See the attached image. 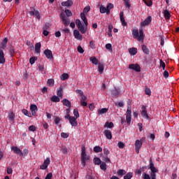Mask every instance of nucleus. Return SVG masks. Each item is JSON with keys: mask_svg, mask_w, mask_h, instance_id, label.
Returning <instances> with one entry per match:
<instances>
[{"mask_svg": "<svg viewBox=\"0 0 179 179\" xmlns=\"http://www.w3.org/2000/svg\"><path fill=\"white\" fill-rule=\"evenodd\" d=\"M80 17L84 22V24H82V22H80V20H76V24L80 33L82 34H86V32L87 31V26L89 24V22H87V19H86V15H85V13H80Z\"/></svg>", "mask_w": 179, "mask_h": 179, "instance_id": "f257e3e1", "label": "nucleus"}, {"mask_svg": "<svg viewBox=\"0 0 179 179\" xmlns=\"http://www.w3.org/2000/svg\"><path fill=\"white\" fill-rule=\"evenodd\" d=\"M90 157L86 154V148L85 145H82L81 147V163L82 166L85 167L86 166V162L89 161Z\"/></svg>", "mask_w": 179, "mask_h": 179, "instance_id": "f03ea898", "label": "nucleus"}, {"mask_svg": "<svg viewBox=\"0 0 179 179\" xmlns=\"http://www.w3.org/2000/svg\"><path fill=\"white\" fill-rule=\"evenodd\" d=\"M132 34L134 38H136L138 41H143V29H141L139 31L138 29H134Z\"/></svg>", "mask_w": 179, "mask_h": 179, "instance_id": "7ed1b4c3", "label": "nucleus"}, {"mask_svg": "<svg viewBox=\"0 0 179 179\" xmlns=\"http://www.w3.org/2000/svg\"><path fill=\"white\" fill-rule=\"evenodd\" d=\"M150 170L151 171L150 177L151 179H156V173H157V169L155 167V164L152 162V159L150 160Z\"/></svg>", "mask_w": 179, "mask_h": 179, "instance_id": "20e7f679", "label": "nucleus"}, {"mask_svg": "<svg viewBox=\"0 0 179 179\" xmlns=\"http://www.w3.org/2000/svg\"><path fill=\"white\" fill-rule=\"evenodd\" d=\"M125 115H126L127 123L129 125V124H131V121L132 120V111L131 110V106L127 107V110Z\"/></svg>", "mask_w": 179, "mask_h": 179, "instance_id": "39448f33", "label": "nucleus"}, {"mask_svg": "<svg viewBox=\"0 0 179 179\" xmlns=\"http://www.w3.org/2000/svg\"><path fill=\"white\" fill-rule=\"evenodd\" d=\"M50 163H51V159L50 157H47L44 162L43 164L41 166V170H47L48 168V166H50Z\"/></svg>", "mask_w": 179, "mask_h": 179, "instance_id": "423d86ee", "label": "nucleus"}, {"mask_svg": "<svg viewBox=\"0 0 179 179\" xmlns=\"http://www.w3.org/2000/svg\"><path fill=\"white\" fill-rule=\"evenodd\" d=\"M129 69H132L136 72H141V66H139L138 64H129Z\"/></svg>", "mask_w": 179, "mask_h": 179, "instance_id": "0eeeda50", "label": "nucleus"}, {"mask_svg": "<svg viewBox=\"0 0 179 179\" xmlns=\"http://www.w3.org/2000/svg\"><path fill=\"white\" fill-rule=\"evenodd\" d=\"M73 36L74 38L76 40H79V41H82V40H83V36H82V34H80V32L78 29H75L73 31Z\"/></svg>", "mask_w": 179, "mask_h": 179, "instance_id": "6e6552de", "label": "nucleus"}, {"mask_svg": "<svg viewBox=\"0 0 179 179\" xmlns=\"http://www.w3.org/2000/svg\"><path fill=\"white\" fill-rule=\"evenodd\" d=\"M142 141L141 140H136L135 142V148H136V152L137 154L139 153V150H141V148H142Z\"/></svg>", "mask_w": 179, "mask_h": 179, "instance_id": "1a4fd4ad", "label": "nucleus"}, {"mask_svg": "<svg viewBox=\"0 0 179 179\" xmlns=\"http://www.w3.org/2000/svg\"><path fill=\"white\" fill-rule=\"evenodd\" d=\"M62 19V22H63V24H64V26H69V18L66 17V16H65V14H64V13H62L60 15Z\"/></svg>", "mask_w": 179, "mask_h": 179, "instance_id": "9d476101", "label": "nucleus"}, {"mask_svg": "<svg viewBox=\"0 0 179 179\" xmlns=\"http://www.w3.org/2000/svg\"><path fill=\"white\" fill-rule=\"evenodd\" d=\"M29 15L31 16H34V17H36V19L40 20V12L38 10H36L35 9H33L32 10L29 11Z\"/></svg>", "mask_w": 179, "mask_h": 179, "instance_id": "9b49d317", "label": "nucleus"}, {"mask_svg": "<svg viewBox=\"0 0 179 179\" xmlns=\"http://www.w3.org/2000/svg\"><path fill=\"white\" fill-rule=\"evenodd\" d=\"M152 22V17L148 16L147 18L145 19L143 22L141 23V26H149Z\"/></svg>", "mask_w": 179, "mask_h": 179, "instance_id": "f8f14e48", "label": "nucleus"}, {"mask_svg": "<svg viewBox=\"0 0 179 179\" xmlns=\"http://www.w3.org/2000/svg\"><path fill=\"white\" fill-rule=\"evenodd\" d=\"M30 110H31V113L32 115L36 116V114L37 113V111L38 110L37 108V105L31 104L30 106Z\"/></svg>", "mask_w": 179, "mask_h": 179, "instance_id": "ddd939ff", "label": "nucleus"}, {"mask_svg": "<svg viewBox=\"0 0 179 179\" xmlns=\"http://www.w3.org/2000/svg\"><path fill=\"white\" fill-rule=\"evenodd\" d=\"M11 150L13 151V152L15 153L16 155H19V156H23V152L17 147H12Z\"/></svg>", "mask_w": 179, "mask_h": 179, "instance_id": "4468645a", "label": "nucleus"}, {"mask_svg": "<svg viewBox=\"0 0 179 179\" xmlns=\"http://www.w3.org/2000/svg\"><path fill=\"white\" fill-rule=\"evenodd\" d=\"M120 19L122 26H123V27H125V26H127V22H125V18L124 17V11L120 12Z\"/></svg>", "mask_w": 179, "mask_h": 179, "instance_id": "2eb2a0df", "label": "nucleus"}, {"mask_svg": "<svg viewBox=\"0 0 179 179\" xmlns=\"http://www.w3.org/2000/svg\"><path fill=\"white\" fill-rule=\"evenodd\" d=\"M44 54L48 59H52V51L47 49L44 51Z\"/></svg>", "mask_w": 179, "mask_h": 179, "instance_id": "dca6fc26", "label": "nucleus"}, {"mask_svg": "<svg viewBox=\"0 0 179 179\" xmlns=\"http://www.w3.org/2000/svg\"><path fill=\"white\" fill-rule=\"evenodd\" d=\"M76 120H78V118H76L75 117L72 116L71 117H70V120H69V121L72 127L78 126V122H76Z\"/></svg>", "mask_w": 179, "mask_h": 179, "instance_id": "f3484780", "label": "nucleus"}, {"mask_svg": "<svg viewBox=\"0 0 179 179\" xmlns=\"http://www.w3.org/2000/svg\"><path fill=\"white\" fill-rule=\"evenodd\" d=\"M141 115L143 118H146V120H149V115H148V111H146V107H142Z\"/></svg>", "mask_w": 179, "mask_h": 179, "instance_id": "a211bd4d", "label": "nucleus"}, {"mask_svg": "<svg viewBox=\"0 0 179 179\" xmlns=\"http://www.w3.org/2000/svg\"><path fill=\"white\" fill-rule=\"evenodd\" d=\"M35 52L36 54H40L41 52V43H37L35 45Z\"/></svg>", "mask_w": 179, "mask_h": 179, "instance_id": "6ab92c4d", "label": "nucleus"}, {"mask_svg": "<svg viewBox=\"0 0 179 179\" xmlns=\"http://www.w3.org/2000/svg\"><path fill=\"white\" fill-rule=\"evenodd\" d=\"M104 135L106 138H107L109 141L113 138V134H111V131L110 130H105Z\"/></svg>", "mask_w": 179, "mask_h": 179, "instance_id": "aec40b11", "label": "nucleus"}, {"mask_svg": "<svg viewBox=\"0 0 179 179\" xmlns=\"http://www.w3.org/2000/svg\"><path fill=\"white\" fill-rule=\"evenodd\" d=\"M8 120L9 121H11V122L15 121V113H13V110H9Z\"/></svg>", "mask_w": 179, "mask_h": 179, "instance_id": "412c9836", "label": "nucleus"}, {"mask_svg": "<svg viewBox=\"0 0 179 179\" xmlns=\"http://www.w3.org/2000/svg\"><path fill=\"white\" fill-rule=\"evenodd\" d=\"M0 64H5V54L2 50H0Z\"/></svg>", "mask_w": 179, "mask_h": 179, "instance_id": "4be33fe9", "label": "nucleus"}, {"mask_svg": "<svg viewBox=\"0 0 179 179\" xmlns=\"http://www.w3.org/2000/svg\"><path fill=\"white\" fill-rule=\"evenodd\" d=\"M6 44H8V38H5L3 41L0 44V48H2V50H5L6 48Z\"/></svg>", "mask_w": 179, "mask_h": 179, "instance_id": "5701e85b", "label": "nucleus"}, {"mask_svg": "<svg viewBox=\"0 0 179 179\" xmlns=\"http://www.w3.org/2000/svg\"><path fill=\"white\" fill-rule=\"evenodd\" d=\"M63 105L65 106L66 107H68L69 108H71V101L68 100L67 99H64L62 100Z\"/></svg>", "mask_w": 179, "mask_h": 179, "instance_id": "b1692460", "label": "nucleus"}, {"mask_svg": "<svg viewBox=\"0 0 179 179\" xmlns=\"http://www.w3.org/2000/svg\"><path fill=\"white\" fill-rule=\"evenodd\" d=\"M72 5H73V2L72 1V0H68L66 1L62 2V6H72Z\"/></svg>", "mask_w": 179, "mask_h": 179, "instance_id": "393cba45", "label": "nucleus"}, {"mask_svg": "<svg viewBox=\"0 0 179 179\" xmlns=\"http://www.w3.org/2000/svg\"><path fill=\"white\" fill-rule=\"evenodd\" d=\"M129 52L130 55H136V54L138 53V49L136 48H129Z\"/></svg>", "mask_w": 179, "mask_h": 179, "instance_id": "a878e982", "label": "nucleus"}, {"mask_svg": "<svg viewBox=\"0 0 179 179\" xmlns=\"http://www.w3.org/2000/svg\"><path fill=\"white\" fill-rule=\"evenodd\" d=\"M51 101L53 103H59L61 101V99H59V97L54 95L53 96L51 97L50 99Z\"/></svg>", "mask_w": 179, "mask_h": 179, "instance_id": "bb28decb", "label": "nucleus"}, {"mask_svg": "<svg viewBox=\"0 0 179 179\" xmlns=\"http://www.w3.org/2000/svg\"><path fill=\"white\" fill-rule=\"evenodd\" d=\"M125 174H127V171H125L124 169H119L117 171V176L119 177H122V176H125Z\"/></svg>", "mask_w": 179, "mask_h": 179, "instance_id": "cd10ccee", "label": "nucleus"}, {"mask_svg": "<svg viewBox=\"0 0 179 179\" xmlns=\"http://www.w3.org/2000/svg\"><path fill=\"white\" fill-rule=\"evenodd\" d=\"M100 13H107L108 15V10L107 9V7H104V6H101L100 7Z\"/></svg>", "mask_w": 179, "mask_h": 179, "instance_id": "c85d7f7f", "label": "nucleus"}, {"mask_svg": "<svg viewBox=\"0 0 179 179\" xmlns=\"http://www.w3.org/2000/svg\"><path fill=\"white\" fill-rule=\"evenodd\" d=\"M90 60L94 65H97V64H99V59H97L96 57H90Z\"/></svg>", "mask_w": 179, "mask_h": 179, "instance_id": "c756f323", "label": "nucleus"}, {"mask_svg": "<svg viewBox=\"0 0 179 179\" xmlns=\"http://www.w3.org/2000/svg\"><path fill=\"white\" fill-rule=\"evenodd\" d=\"M114 127V123L113 122H106L104 124V128H113Z\"/></svg>", "mask_w": 179, "mask_h": 179, "instance_id": "7c9ffc66", "label": "nucleus"}, {"mask_svg": "<svg viewBox=\"0 0 179 179\" xmlns=\"http://www.w3.org/2000/svg\"><path fill=\"white\" fill-rule=\"evenodd\" d=\"M164 16L165 19L169 20V19H170L171 15H170V12L168 10H165L164 11Z\"/></svg>", "mask_w": 179, "mask_h": 179, "instance_id": "2f4dec72", "label": "nucleus"}, {"mask_svg": "<svg viewBox=\"0 0 179 179\" xmlns=\"http://www.w3.org/2000/svg\"><path fill=\"white\" fill-rule=\"evenodd\" d=\"M94 152H95V153H100V152H103V148H101V147L100 146H95L94 148Z\"/></svg>", "mask_w": 179, "mask_h": 179, "instance_id": "473e14b6", "label": "nucleus"}, {"mask_svg": "<svg viewBox=\"0 0 179 179\" xmlns=\"http://www.w3.org/2000/svg\"><path fill=\"white\" fill-rule=\"evenodd\" d=\"M132 177H134V173L129 172L124 176V179H131Z\"/></svg>", "mask_w": 179, "mask_h": 179, "instance_id": "72a5a7b5", "label": "nucleus"}, {"mask_svg": "<svg viewBox=\"0 0 179 179\" xmlns=\"http://www.w3.org/2000/svg\"><path fill=\"white\" fill-rule=\"evenodd\" d=\"M112 94L113 97H117L118 94H120V90L119 89H115L112 91Z\"/></svg>", "mask_w": 179, "mask_h": 179, "instance_id": "f704fd0d", "label": "nucleus"}, {"mask_svg": "<svg viewBox=\"0 0 179 179\" xmlns=\"http://www.w3.org/2000/svg\"><path fill=\"white\" fill-rule=\"evenodd\" d=\"M100 168L101 170H103V171H106V170H107V164H106V162H101L100 164Z\"/></svg>", "mask_w": 179, "mask_h": 179, "instance_id": "c9c22d12", "label": "nucleus"}, {"mask_svg": "<svg viewBox=\"0 0 179 179\" xmlns=\"http://www.w3.org/2000/svg\"><path fill=\"white\" fill-rule=\"evenodd\" d=\"M94 164H97L98 166L101 164V159L99 157L94 158Z\"/></svg>", "mask_w": 179, "mask_h": 179, "instance_id": "e433bc0d", "label": "nucleus"}, {"mask_svg": "<svg viewBox=\"0 0 179 179\" xmlns=\"http://www.w3.org/2000/svg\"><path fill=\"white\" fill-rule=\"evenodd\" d=\"M54 83H55V81L52 78H50L48 80V86H54Z\"/></svg>", "mask_w": 179, "mask_h": 179, "instance_id": "4c0bfd02", "label": "nucleus"}, {"mask_svg": "<svg viewBox=\"0 0 179 179\" xmlns=\"http://www.w3.org/2000/svg\"><path fill=\"white\" fill-rule=\"evenodd\" d=\"M102 160L106 163H111V160L108 158V155H103Z\"/></svg>", "mask_w": 179, "mask_h": 179, "instance_id": "58836bf2", "label": "nucleus"}, {"mask_svg": "<svg viewBox=\"0 0 179 179\" xmlns=\"http://www.w3.org/2000/svg\"><path fill=\"white\" fill-rule=\"evenodd\" d=\"M114 8V5L113 3H108L106 6V9H108V15H110V10Z\"/></svg>", "mask_w": 179, "mask_h": 179, "instance_id": "ea45409f", "label": "nucleus"}, {"mask_svg": "<svg viewBox=\"0 0 179 179\" xmlns=\"http://www.w3.org/2000/svg\"><path fill=\"white\" fill-rule=\"evenodd\" d=\"M62 92H63L62 87L59 88L57 92V95L59 97H62V96H64V94L62 93Z\"/></svg>", "mask_w": 179, "mask_h": 179, "instance_id": "a19ab883", "label": "nucleus"}, {"mask_svg": "<svg viewBox=\"0 0 179 179\" xmlns=\"http://www.w3.org/2000/svg\"><path fill=\"white\" fill-rule=\"evenodd\" d=\"M22 113L24 115H26L27 117H31V114H30L29 111L26 109H22Z\"/></svg>", "mask_w": 179, "mask_h": 179, "instance_id": "79ce46f5", "label": "nucleus"}, {"mask_svg": "<svg viewBox=\"0 0 179 179\" xmlns=\"http://www.w3.org/2000/svg\"><path fill=\"white\" fill-rule=\"evenodd\" d=\"M142 50H143V52L145 54H149V49L148 48V47H146V45H142Z\"/></svg>", "mask_w": 179, "mask_h": 179, "instance_id": "37998d69", "label": "nucleus"}, {"mask_svg": "<svg viewBox=\"0 0 179 179\" xmlns=\"http://www.w3.org/2000/svg\"><path fill=\"white\" fill-rule=\"evenodd\" d=\"M108 111V109L106 108H103L99 110V114H106Z\"/></svg>", "mask_w": 179, "mask_h": 179, "instance_id": "c03bdc74", "label": "nucleus"}, {"mask_svg": "<svg viewBox=\"0 0 179 179\" xmlns=\"http://www.w3.org/2000/svg\"><path fill=\"white\" fill-rule=\"evenodd\" d=\"M160 64L159 66L160 68L163 69V71H164L166 69V63H164V62H163V60L160 59L159 60Z\"/></svg>", "mask_w": 179, "mask_h": 179, "instance_id": "a18cd8bd", "label": "nucleus"}, {"mask_svg": "<svg viewBox=\"0 0 179 179\" xmlns=\"http://www.w3.org/2000/svg\"><path fill=\"white\" fill-rule=\"evenodd\" d=\"M69 78V76L68 75V73H63L61 76L62 80H66V79H68Z\"/></svg>", "mask_w": 179, "mask_h": 179, "instance_id": "49530a36", "label": "nucleus"}, {"mask_svg": "<svg viewBox=\"0 0 179 179\" xmlns=\"http://www.w3.org/2000/svg\"><path fill=\"white\" fill-rule=\"evenodd\" d=\"M99 73H101L103 71H104V65L102 64H99L98 66Z\"/></svg>", "mask_w": 179, "mask_h": 179, "instance_id": "de8ad7c7", "label": "nucleus"}, {"mask_svg": "<svg viewBox=\"0 0 179 179\" xmlns=\"http://www.w3.org/2000/svg\"><path fill=\"white\" fill-rule=\"evenodd\" d=\"M73 115L75 116V118H79V112L78 111V109L73 110Z\"/></svg>", "mask_w": 179, "mask_h": 179, "instance_id": "09e8293b", "label": "nucleus"}, {"mask_svg": "<svg viewBox=\"0 0 179 179\" xmlns=\"http://www.w3.org/2000/svg\"><path fill=\"white\" fill-rule=\"evenodd\" d=\"M142 178L143 179H150V176L146 173H144L143 175H142Z\"/></svg>", "mask_w": 179, "mask_h": 179, "instance_id": "8fccbe9b", "label": "nucleus"}, {"mask_svg": "<svg viewBox=\"0 0 179 179\" xmlns=\"http://www.w3.org/2000/svg\"><path fill=\"white\" fill-rule=\"evenodd\" d=\"M117 146L120 149H124V148H125V144H124L122 142H119L117 143Z\"/></svg>", "mask_w": 179, "mask_h": 179, "instance_id": "3c124183", "label": "nucleus"}, {"mask_svg": "<svg viewBox=\"0 0 179 179\" xmlns=\"http://www.w3.org/2000/svg\"><path fill=\"white\" fill-rule=\"evenodd\" d=\"M55 122L56 124V125H58V124H59V122H61V118H59V117H55Z\"/></svg>", "mask_w": 179, "mask_h": 179, "instance_id": "603ef678", "label": "nucleus"}, {"mask_svg": "<svg viewBox=\"0 0 179 179\" xmlns=\"http://www.w3.org/2000/svg\"><path fill=\"white\" fill-rule=\"evenodd\" d=\"M62 152L64 155H68V148L66 147H63L62 148Z\"/></svg>", "mask_w": 179, "mask_h": 179, "instance_id": "864d4df0", "label": "nucleus"}, {"mask_svg": "<svg viewBox=\"0 0 179 179\" xmlns=\"http://www.w3.org/2000/svg\"><path fill=\"white\" fill-rule=\"evenodd\" d=\"M145 94H148V96H150L152 94V91H150V89L149 88H145Z\"/></svg>", "mask_w": 179, "mask_h": 179, "instance_id": "5fc2aeb1", "label": "nucleus"}, {"mask_svg": "<svg viewBox=\"0 0 179 179\" xmlns=\"http://www.w3.org/2000/svg\"><path fill=\"white\" fill-rule=\"evenodd\" d=\"M124 5L126 8H131V3H129V0H124Z\"/></svg>", "mask_w": 179, "mask_h": 179, "instance_id": "6e6d98bb", "label": "nucleus"}, {"mask_svg": "<svg viewBox=\"0 0 179 179\" xmlns=\"http://www.w3.org/2000/svg\"><path fill=\"white\" fill-rule=\"evenodd\" d=\"M77 50H78V52H80V54H83V52H85V50L80 45L78 46Z\"/></svg>", "mask_w": 179, "mask_h": 179, "instance_id": "4d7b16f0", "label": "nucleus"}, {"mask_svg": "<svg viewBox=\"0 0 179 179\" xmlns=\"http://www.w3.org/2000/svg\"><path fill=\"white\" fill-rule=\"evenodd\" d=\"M65 13L68 17H69V16H72V12H71V10L69 9L65 10Z\"/></svg>", "mask_w": 179, "mask_h": 179, "instance_id": "13d9d810", "label": "nucleus"}, {"mask_svg": "<svg viewBox=\"0 0 179 179\" xmlns=\"http://www.w3.org/2000/svg\"><path fill=\"white\" fill-rule=\"evenodd\" d=\"M37 59L36 58V57H31L30 59H29V63L31 64V65H33V64H34V62H36V60Z\"/></svg>", "mask_w": 179, "mask_h": 179, "instance_id": "bf43d9fd", "label": "nucleus"}, {"mask_svg": "<svg viewBox=\"0 0 179 179\" xmlns=\"http://www.w3.org/2000/svg\"><path fill=\"white\" fill-rule=\"evenodd\" d=\"M90 6H87L86 7H85L84 10H83V13H87L88 12H90Z\"/></svg>", "mask_w": 179, "mask_h": 179, "instance_id": "052dcab7", "label": "nucleus"}, {"mask_svg": "<svg viewBox=\"0 0 179 179\" xmlns=\"http://www.w3.org/2000/svg\"><path fill=\"white\" fill-rule=\"evenodd\" d=\"M29 130L32 131V132H34V131H36V126L34 125H31L29 127Z\"/></svg>", "mask_w": 179, "mask_h": 179, "instance_id": "680f3d73", "label": "nucleus"}, {"mask_svg": "<svg viewBox=\"0 0 179 179\" xmlns=\"http://www.w3.org/2000/svg\"><path fill=\"white\" fill-rule=\"evenodd\" d=\"M163 76L164 78H165V79H167V78H169V71H164L163 73Z\"/></svg>", "mask_w": 179, "mask_h": 179, "instance_id": "e2e57ef3", "label": "nucleus"}, {"mask_svg": "<svg viewBox=\"0 0 179 179\" xmlns=\"http://www.w3.org/2000/svg\"><path fill=\"white\" fill-rule=\"evenodd\" d=\"M43 36H47L50 34V32L47 29H43Z\"/></svg>", "mask_w": 179, "mask_h": 179, "instance_id": "0e129e2a", "label": "nucleus"}, {"mask_svg": "<svg viewBox=\"0 0 179 179\" xmlns=\"http://www.w3.org/2000/svg\"><path fill=\"white\" fill-rule=\"evenodd\" d=\"M76 92L79 94L80 96H83V91L80 90H76Z\"/></svg>", "mask_w": 179, "mask_h": 179, "instance_id": "69168bd1", "label": "nucleus"}, {"mask_svg": "<svg viewBox=\"0 0 179 179\" xmlns=\"http://www.w3.org/2000/svg\"><path fill=\"white\" fill-rule=\"evenodd\" d=\"M52 173H49L47 174L45 179H52Z\"/></svg>", "mask_w": 179, "mask_h": 179, "instance_id": "338daca9", "label": "nucleus"}, {"mask_svg": "<svg viewBox=\"0 0 179 179\" xmlns=\"http://www.w3.org/2000/svg\"><path fill=\"white\" fill-rule=\"evenodd\" d=\"M10 54L11 56H13V54H15V48H10Z\"/></svg>", "mask_w": 179, "mask_h": 179, "instance_id": "774afa93", "label": "nucleus"}]
</instances>
